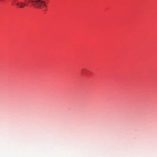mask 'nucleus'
I'll list each match as a JSON object with an SVG mask.
<instances>
[{"label": "nucleus", "mask_w": 157, "mask_h": 157, "mask_svg": "<svg viewBox=\"0 0 157 157\" xmlns=\"http://www.w3.org/2000/svg\"><path fill=\"white\" fill-rule=\"evenodd\" d=\"M29 2L32 3L35 7L38 8H42L46 6L45 2L43 0H28Z\"/></svg>", "instance_id": "obj_1"}, {"label": "nucleus", "mask_w": 157, "mask_h": 157, "mask_svg": "<svg viewBox=\"0 0 157 157\" xmlns=\"http://www.w3.org/2000/svg\"><path fill=\"white\" fill-rule=\"evenodd\" d=\"M12 3L13 5H16L18 8H24L26 6L25 2L18 0H13Z\"/></svg>", "instance_id": "obj_2"}]
</instances>
